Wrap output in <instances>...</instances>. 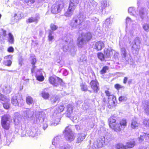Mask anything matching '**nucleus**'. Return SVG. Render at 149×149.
<instances>
[{
    "mask_svg": "<svg viewBox=\"0 0 149 149\" xmlns=\"http://www.w3.org/2000/svg\"><path fill=\"white\" fill-rule=\"evenodd\" d=\"M92 35L90 33H82L79 35L78 38L77 44L79 47H81L89 40L92 38Z\"/></svg>",
    "mask_w": 149,
    "mask_h": 149,
    "instance_id": "f257e3e1",
    "label": "nucleus"
},
{
    "mask_svg": "<svg viewBox=\"0 0 149 149\" xmlns=\"http://www.w3.org/2000/svg\"><path fill=\"white\" fill-rule=\"evenodd\" d=\"M79 0H70V2L67 11L64 14L65 16L70 17L73 15L74 10L77 6Z\"/></svg>",
    "mask_w": 149,
    "mask_h": 149,
    "instance_id": "f03ea898",
    "label": "nucleus"
},
{
    "mask_svg": "<svg viewBox=\"0 0 149 149\" xmlns=\"http://www.w3.org/2000/svg\"><path fill=\"white\" fill-rule=\"evenodd\" d=\"M66 45L63 46V50L64 52L69 51L72 54H74L75 52V47L73 43V40L70 37H68L65 40Z\"/></svg>",
    "mask_w": 149,
    "mask_h": 149,
    "instance_id": "7ed1b4c3",
    "label": "nucleus"
},
{
    "mask_svg": "<svg viewBox=\"0 0 149 149\" xmlns=\"http://www.w3.org/2000/svg\"><path fill=\"white\" fill-rule=\"evenodd\" d=\"M72 126L69 125L65 129L64 134L66 139L68 141H72L74 140L75 137L73 133L72 130Z\"/></svg>",
    "mask_w": 149,
    "mask_h": 149,
    "instance_id": "20e7f679",
    "label": "nucleus"
},
{
    "mask_svg": "<svg viewBox=\"0 0 149 149\" xmlns=\"http://www.w3.org/2000/svg\"><path fill=\"white\" fill-rule=\"evenodd\" d=\"M10 117L9 115H4L1 117V125L6 130H8L9 128L10 123L11 121Z\"/></svg>",
    "mask_w": 149,
    "mask_h": 149,
    "instance_id": "39448f33",
    "label": "nucleus"
},
{
    "mask_svg": "<svg viewBox=\"0 0 149 149\" xmlns=\"http://www.w3.org/2000/svg\"><path fill=\"white\" fill-rule=\"evenodd\" d=\"M63 3L62 1L56 2L52 7V12L54 14H56L60 12L63 8Z\"/></svg>",
    "mask_w": 149,
    "mask_h": 149,
    "instance_id": "423d86ee",
    "label": "nucleus"
},
{
    "mask_svg": "<svg viewBox=\"0 0 149 149\" xmlns=\"http://www.w3.org/2000/svg\"><path fill=\"white\" fill-rule=\"evenodd\" d=\"M121 55L123 58L130 64L133 63V61L131 58L130 54L127 53V52L125 47H122L120 49Z\"/></svg>",
    "mask_w": 149,
    "mask_h": 149,
    "instance_id": "0eeeda50",
    "label": "nucleus"
},
{
    "mask_svg": "<svg viewBox=\"0 0 149 149\" xmlns=\"http://www.w3.org/2000/svg\"><path fill=\"white\" fill-rule=\"evenodd\" d=\"M22 115L24 118L28 120H35L33 111L29 109H26L23 111Z\"/></svg>",
    "mask_w": 149,
    "mask_h": 149,
    "instance_id": "6e6552de",
    "label": "nucleus"
},
{
    "mask_svg": "<svg viewBox=\"0 0 149 149\" xmlns=\"http://www.w3.org/2000/svg\"><path fill=\"white\" fill-rule=\"evenodd\" d=\"M50 83L54 86H57L59 84L63 85L62 79L57 77H49Z\"/></svg>",
    "mask_w": 149,
    "mask_h": 149,
    "instance_id": "1a4fd4ad",
    "label": "nucleus"
},
{
    "mask_svg": "<svg viewBox=\"0 0 149 149\" xmlns=\"http://www.w3.org/2000/svg\"><path fill=\"white\" fill-rule=\"evenodd\" d=\"M63 142L60 136H57L55 137L52 140V144L56 148H60L62 146Z\"/></svg>",
    "mask_w": 149,
    "mask_h": 149,
    "instance_id": "9d476101",
    "label": "nucleus"
},
{
    "mask_svg": "<svg viewBox=\"0 0 149 149\" xmlns=\"http://www.w3.org/2000/svg\"><path fill=\"white\" fill-rule=\"evenodd\" d=\"M109 142V141L105 139V137L103 138L100 137L97 139L96 141L94 143L95 145L98 148H101L103 146V144L107 145Z\"/></svg>",
    "mask_w": 149,
    "mask_h": 149,
    "instance_id": "9b49d317",
    "label": "nucleus"
},
{
    "mask_svg": "<svg viewBox=\"0 0 149 149\" xmlns=\"http://www.w3.org/2000/svg\"><path fill=\"white\" fill-rule=\"evenodd\" d=\"M81 23L76 17H74L71 21L70 26L74 29L79 28Z\"/></svg>",
    "mask_w": 149,
    "mask_h": 149,
    "instance_id": "f8f14e48",
    "label": "nucleus"
},
{
    "mask_svg": "<svg viewBox=\"0 0 149 149\" xmlns=\"http://www.w3.org/2000/svg\"><path fill=\"white\" fill-rule=\"evenodd\" d=\"M148 13L145 8H142L139 10V16L142 21L144 18L147 17Z\"/></svg>",
    "mask_w": 149,
    "mask_h": 149,
    "instance_id": "ddd939ff",
    "label": "nucleus"
},
{
    "mask_svg": "<svg viewBox=\"0 0 149 149\" xmlns=\"http://www.w3.org/2000/svg\"><path fill=\"white\" fill-rule=\"evenodd\" d=\"M114 52H115V51L110 47L105 48L104 50V52L105 57L107 59L110 58V57L113 55Z\"/></svg>",
    "mask_w": 149,
    "mask_h": 149,
    "instance_id": "4468645a",
    "label": "nucleus"
},
{
    "mask_svg": "<svg viewBox=\"0 0 149 149\" xmlns=\"http://www.w3.org/2000/svg\"><path fill=\"white\" fill-rule=\"evenodd\" d=\"M112 23V21L111 20L110 18L106 19L103 24V26L105 28V30L106 31H108L111 29V26Z\"/></svg>",
    "mask_w": 149,
    "mask_h": 149,
    "instance_id": "2eb2a0df",
    "label": "nucleus"
},
{
    "mask_svg": "<svg viewBox=\"0 0 149 149\" xmlns=\"http://www.w3.org/2000/svg\"><path fill=\"white\" fill-rule=\"evenodd\" d=\"M97 5V3L93 0H90L87 5L86 8L88 11H90L94 9Z\"/></svg>",
    "mask_w": 149,
    "mask_h": 149,
    "instance_id": "dca6fc26",
    "label": "nucleus"
},
{
    "mask_svg": "<svg viewBox=\"0 0 149 149\" xmlns=\"http://www.w3.org/2000/svg\"><path fill=\"white\" fill-rule=\"evenodd\" d=\"M86 136V134L83 133H78L77 136L76 143H81L85 139Z\"/></svg>",
    "mask_w": 149,
    "mask_h": 149,
    "instance_id": "f3484780",
    "label": "nucleus"
},
{
    "mask_svg": "<svg viewBox=\"0 0 149 149\" xmlns=\"http://www.w3.org/2000/svg\"><path fill=\"white\" fill-rule=\"evenodd\" d=\"M140 48V41L138 38H136L132 46V49L138 52Z\"/></svg>",
    "mask_w": 149,
    "mask_h": 149,
    "instance_id": "a211bd4d",
    "label": "nucleus"
},
{
    "mask_svg": "<svg viewBox=\"0 0 149 149\" xmlns=\"http://www.w3.org/2000/svg\"><path fill=\"white\" fill-rule=\"evenodd\" d=\"M91 87L94 91L97 92L99 90V84L98 82L94 80L91 81L90 84Z\"/></svg>",
    "mask_w": 149,
    "mask_h": 149,
    "instance_id": "6ab92c4d",
    "label": "nucleus"
},
{
    "mask_svg": "<svg viewBox=\"0 0 149 149\" xmlns=\"http://www.w3.org/2000/svg\"><path fill=\"white\" fill-rule=\"evenodd\" d=\"M40 15L39 14H36L34 17H31L29 18L26 21L27 22L31 23L35 22L37 23L40 19Z\"/></svg>",
    "mask_w": 149,
    "mask_h": 149,
    "instance_id": "aec40b11",
    "label": "nucleus"
},
{
    "mask_svg": "<svg viewBox=\"0 0 149 149\" xmlns=\"http://www.w3.org/2000/svg\"><path fill=\"white\" fill-rule=\"evenodd\" d=\"M64 107L63 105H61L58 107L54 111L53 115L54 116H58L60 113L62 112L64 110Z\"/></svg>",
    "mask_w": 149,
    "mask_h": 149,
    "instance_id": "412c9836",
    "label": "nucleus"
},
{
    "mask_svg": "<svg viewBox=\"0 0 149 149\" xmlns=\"http://www.w3.org/2000/svg\"><path fill=\"white\" fill-rule=\"evenodd\" d=\"M104 46L103 42L102 41H99L96 43L95 48L98 51L100 50L103 48Z\"/></svg>",
    "mask_w": 149,
    "mask_h": 149,
    "instance_id": "4be33fe9",
    "label": "nucleus"
},
{
    "mask_svg": "<svg viewBox=\"0 0 149 149\" xmlns=\"http://www.w3.org/2000/svg\"><path fill=\"white\" fill-rule=\"evenodd\" d=\"M21 118L20 116L17 113L15 114L14 121L15 125H17L19 124L21 122Z\"/></svg>",
    "mask_w": 149,
    "mask_h": 149,
    "instance_id": "5701e85b",
    "label": "nucleus"
},
{
    "mask_svg": "<svg viewBox=\"0 0 149 149\" xmlns=\"http://www.w3.org/2000/svg\"><path fill=\"white\" fill-rule=\"evenodd\" d=\"M67 109L66 112V116L68 117H70L72 112L73 107L72 105L68 104L67 106Z\"/></svg>",
    "mask_w": 149,
    "mask_h": 149,
    "instance_id": "b1692460",
    "label": "nucleus"
},
{
    "mask_svg": "<svg viewBox=\"0 0 149 149\" xmlns=\"http://www.w3.org/2000/svg\"><path fill=\"white\" fill-rule=\"evenodd\" d=\"M19 97L17 96H13L11 99V103L15 106H19L18 100Z\"/></svg>",
    "mask_w": 149,
    "mask_h": 149,
    "instance_id": "393cba45",
    "label": "nucleus"
},
{
    "mask_svg": "<svg viewBox=\"0 0 149 149\" xmlns=\"http://www.w3.org/2000/svg\"><path fill=\"white\" fill-rule=\"evenodd\" d=\"M143 109L146 114H149V102H145L143 104Z\"/></svg>",
    "mask_w": 149,
    "mask_h": 149,
    "instance_id": "a878e982",
    "label": "nucleus"
},
{
    "mask_svg": "<svg viewBox=\"0 0 149 149\" xmlns=\"http://www.w3.org/2000/svg\"><path fill=\"white\" fill-rule=\"evenodd\" d=\"M137 26L136 24L134 23H132V25L131 26L130 29V32L131 35H133L134 33L136 31Z\"/></svg>",
    "mask_w": 149,
    "mask_h": 149,
    "instance_id": "bb28decb",
    "label": "nucleus"
},
{
    "mask_svg": "<svg viewBox=\"0 0 149 149\" xmlns=\"http://www.w3.org/2000/svg\"><path fill=\"white\" fill-rule=\"evenodd\" d=\"M139 125V123H137L135 119L132 120L131 124V127L132 129L137 128Z\"/></svg>",
    "mask_w": 149,
    "mask_h": 149,
    "instance_id": "cd10ccee",
    "label": "nucleus"
},
{
    "mask_svg": "<svg viewBox=\"0 0 149 149\" xmlns=\"http://www.w3.org/2000/svg\"><path fill=\"white\" fill-rule=\"evenodd\" d=\"M111 128L117 132H119L122 130L120 124L117 123L115 124L113 127H111Z\"/></svg>",
    "mask_w": 149,
    "mask_h": 149,
    "instance_id": "c85d7f7f",
    "label": "nucleus"
},
{
    "mask_svg": "<svg viewBox=\"0 0 149 149\" xmlns=\"http://www.w3.org/2000/svg\"><path fill=\"white\" fill-rule=\"evenodd\" d=\"M28 134L29 136L34 137L38 135V133L36 132L35 130L33 129L28 132Z\"/></svg>",
    "mask_w": 149,
    "mask_h": 149,
    "instance_id": "c756f323",
    "label": "nucleus"
},
{
    "mask_svg": "<svg viewBox=\"0 0 149 149\" xmlns=\"http://www.w3.org/2000/svg\"><path fill=\"white\" fill-rule=\"evenodd\" d=\"M101 8L100 9L101 11H102L103 9H105L106 7H107L108 4L107 2V1L104 0L102 1L101 2Z\"/></svg>",
    "mask_w": 149,
    "mask_h": 149,
    "instance_id": "7c9ffc66",
    "label": "nucleus"
},
{
    "mask_svg": "<svg viewBox=\"0 0 149 149\" xmlns=\"http://www.w3.org/2000/svg\"><path fill=\"white\" fill-rule=\"evenodd\" d=\"M122 130L124 129L127 125V121L126 120L122 119L121 120L119 123Z\"/></svg>",
    "mask_w": 149,
    "mask_h": 149,
    "instance_id": "2f4dec72",
    "label": "nucleus"
},
{
    "mask_svg": "<svg viewBox=\"0 0 149 149\" xmlns=\"http://www.w3.org/2000/svg\"><path fill=\"white\" fill-rule=\"evenodd\" d=\"M26 102L28 105H31L34 103L32 97L30 96H28L26 98Z\"/></svg>",
    "mask_w": 149,
    "mask_h": 149,
    "instance_id": "473e14b6",
    "label": "nucleus"
},
{
    "mask_svg": "<svg viewBox=\"0 0 149 149\" xmlns=\"http://www.w3.org/2000/svg\"><path fill=\"white\" fill-rule=\"evenodd\" d=\"M109 126L110 127L115 124L116 120L112 117H110L108 120Z\"/></svg>",
    "mask_w": 149,
    "mask_h": 149,
    "instance_id": "72a5a7b5",
    "label": "nucleus"
},
{
    "mask_svg": "<svg viewBox=\"0 0 149 149\" xmlns=\"http://www.w3.org/2000/svg\"><path fill=\"white\" fill-rule=\"evenodd\" d=\"M35 117L36 119H38L40 120L42 118L43 120L44 117V113L42 112H39L35 114Z\"/></svg>",
    "mask_w": 149,
    "mask_h": 149,
    "instance_id": "f704fd0d",
    "label": "nucleus"
},
{
    "mask_svg": "<svg viewBox=\"0 0 149 149\" xmlns=\"http://www.w3.org/2000/svg\"><path fill=\"white\" fill-rule=\"evenodd\" d=\"M97 56L98 58L101 61H107L108 59H107L105 57V55L101 53H99L97 54Z\"/></svg>",
    "mask_w": 149,
    "mask_h": 149,
    "instance_id": "c9c22d12",
    "label": "nucleus"
},
{
    "mask_svg": "<svg viewBox=\"0 0 149 149\" xmlns=\"http://www.w3.org/2000/svg\"><path fill=\"white\" fill-rule=\"evenodd\" d=\"M79 19V20L81 23L86 18V17L82 13H80L78 16L77 17Z\"/></svg>",
    "mask_w": 149,
    "mask_h": 149,
    "instance_id": "e433bc0d",
    "label": "nucleus"
},
{
    "mask_svg": "<svg viewBox=\"0 0 149 149\" xmlns=\"http://www.w3.org/2000/svg\"><path fill=\"white\" fill-rule=\"evenodd\" d=\"M135 145V141L133 140L130 142H127L126 145V147L128 148H132Z\"/></svg>",
    "mask_w": 149,
    "mask_h": 149,
    "instance_id": "4c0bfd02",
    "label": "nucleus"
},
{
    "mask_svg": "<svg viewBox=\"0 0 149 149\" xmlns=\"http://www.w3.org/2000/svg\"><path fill=\"white\" fill-rule=\"evenodd\" d=\"M143 29L147 32L149 31V24L148 23H145L142 25Z\"/></svg>",
    "mask_w": 149,
    "mask_h": 149,
    "instance_id": "58836bf2",
    "label": "nucleus"
},
{
    "mask_svg": "<svg viewBox=\"0 0 149 149\" xmlns=\"http://www.w3.org/2000/svg\"><path fill=\"white\" fill-rule=\"evenodd\" d=\"M3 90L6 93H8L11 92V88L9 85H7L5 86Z\"/></svg>",
    "mask_w": 149,
    "mask_h": 149,
    "instance_id": "ea45409f",
    "label": "nucleus"
},
{
    "mask_svg": "<svg viewBox=\"0 0 149 149\" xmlns=\"http://www.w3.org/2000/svg\"><path fill=\"white\" fill-rule=\"evenodd\" d=\"M128 12L130 15H134L136 13L135 8L133 7H130L128 9Z\"/></svg>",
    "mask_w": 149,
    "mask_h": 149,
    "instance_id": "a19ab883",
    "label": "nucleus"
},
{
    "mask_svg": "<svg viewBox=\"0 0 149 149\" xmlns=\"http://www.w3.org/2000/svg\"><path fill=\"white\" fill-rule=\"evenodd\" d=\"M36 61V59L35 58H33L32 60L31 63L33 65L32 68L31 69V72L32 73H33L35 72L34 69L36 68V66L34 65Z\"/></svg>",
    "mask_w": 149,
    "mask_h": 149,
    "instance_id": "79ce46f5",
    "label": "nucleus"
},
{
    "mask_svg": "<svg viewBox=\"0 0 149 149\" xmlns=\"http://www.w3.org/2000/svg\"><path fill=\"white\" fill-rule=\"evenodd\" d=\"M36 77L37 79L39 81H42L44 80V77L42 74L38 75L37 73L36 74Z\"/></svg>",
    "mask_w": 149,
    "mask_h": 149,
    "instance_id": "37998d69",
    "label": "nucleus"
},
{
    "mask_svg": "<svg viewBox=\"0 0 149 149\" xmlns=\"http://www.w3.org/2000/svg\"><path fill=\"white\" fill-rule=\"evenodd\" d=\"M86 57L85 55H83L80 57L79 59L78 60V61L80 63L82 62L84 63H86Z\"/></svg>",
    "mask_w": 149,
    "mask_h": 149,
    "instance_id": "c03bdc74",
    "label": "nucleus"
},
{
    "mask_svg": "<svg viewBox=\"0 0 149 149\" xmlns=\"http://www.w3.org/2000/svg\"><path fill=\"white\" fill-rule=\"evenodd\" d=\"M116 148L117 149H126V146L122 143H118L116 145Z\"/></svg>",
    "mask_w": 149,
    "mask_h": 149,
    "instance_id": "a18cd8bd",
    "label": "nucleus"
},
{
    "mask_svg": "<svg viewBox=\"0 0 149 149\" xmlns=\"http://www.w3.org/2000/svg\"><path fill=\"white\" fill-rule=\"evenodd\" d=\"M8 36L9 42L11 44H13L14 41V38L13 35L11 33H9L8 34Z\"/></svg>",
    "mask_w": 149,
    "mask_h": 149,
    "instance_id": "49530a36",
    "label": "nucleus"
},
{
    "mask_svg": "<svg viewBox=\"0 0 149 149\" xmlns=\"http://www.w3.org/2000/svg\"><path fill=\"white\" fill-rule=\"evenodd\" d=\"M19 106V107L23 106L24 104V101L23 100L22 97H19V98L18 100Z\"/></svg>",
    "mask_w": 149,
    "mask_h": 149,
    "instance_id": "de8ad7c7",
    "label": "nucleus"
},
{
    "mask_svg": "<svg viewBox=\"0 0 149 149\" xmlns=\"http://www.w3.org/2000/svg\"><path fill=\"white\" fill-rule=\"evenodd\" d=\"M42 96L44 99H47L49 97V95L47 92L43 91L42 93Z\"/></svg>",
    "mask_w": 149,
    "mask_h": 149,
    "instance_id": "09e8293b",
    "label": "nucleus"
},
{
    "mask_svg": "<svg viewBox=\"0 0 149 149\" xmlns=\"http://www.w3.org/2000/svg\"><path fill=\"white\" fill-rule=\"evenodd\" d=\"M54 32L53 31L50 30L49 33L48 39L49 41L52 40L54 38V36L52 35V34Z\"/></svg>",
    "mask_w": 149,
    "mask_h": 149,
    "instance_id": "8fccbe9b",
    "label": "nucleus"
},
{
    "mask_svg": "<svg viewBox=\"0 0 149 149\" xmlns=\"http://www.w3.org/2000/svg\"><path fill=\"white\" fill-rule=\"evenodd\" d=\"M12 63V62L10 60L5 61L3 63V64L5 65L8 66H10Z\"/></svg>",
    "mask_w": 149,
    "mask_h": 149,
    "instance_id": "3c124183",
    "label": "nucleus"
},
{
    "mask_svg": "<svg viewBox=\"0 0 149 149\" xmlns=\"http://www.w3.org/2000/svg\"><path fill=\"white\" fill-rule=\"evenodd\" d=\"M9 101V100L8 101H4L5 102H2L3 105V107L4 108L6 109H8L9 107V104L8 103Z\"/></svg>",
    "mask_w": 149,
    "mask_h": 149,
    "instance_id": "603ef678",
    "label": "nucleus"
},
{
    "mask_svg": "<svg viewBox=\"0 0 149 149\" xmlns=\"http://www.w3.org/2000/svg\"><path fill=\"white\" fill-rule=\"evenodd\" d=\"M108 99L109 100V102L111 100L113 103H115L114 102L116 100V97L114 96L113 95H111L108 97Z\"/></svg>",
    "mask_w": 149,
    "mask_h": 149,
    "instance_id": "864d4df0",
    "label": "nucleus"
},
{
    "mask_svg": "<svg viewBox=\"0 0 149 149\" xmlns=\"http://www.w3.org/2000/svg\"><path fill=\"white\" fill-rule=\"evenodd\" d=\"M58 99V97L57 96H53L51 99V102L53 103L55 102Z\"/></svg>",
    "mask_w": 149,
    "mask_h": 149,
    "instance_id": "5fc2aeb1",
    "label": "nucleus"
},
{
    "mask_svg": "<svg viewBox=\"0 0 149 149\" xmlns=\"http://www.w3.org/2000/svg\"><path fill=\"white\" fill-rule=\"evenodd\" d=\"M0 100L3 101H8V99L6 98L5 97L0 93Z\"/></svg>",
    "mask_w": 149,
    "mask_h": 149,
    "instance_id": "6e6d98bb",
    "label": "nucleus"
},
{
    "mask_svg": "<svg viewBox=\"0 0 149 149\" xmlns=\"http://www.w3.org/2000/svg\"><path fill=\"white\" fill-rule=\"evenodd\" d=\"M143 124L147 127H149V119H146L143 122Z\"/></svg>",
    "mask_w": 149,
    "mask_h": 149,
    "instance_id": "4d7b16f0",
    "label": "nucleus"
},
{
    "mask_svg": "<svg viewBox=\"0 0 149 149\" xmlns=\"http://www.w3.org/2000/svg\"><path fill=\"white\" fill-rule=\"evenodd\" d=\"M146 136V134L144 133L143 135H140L139 138V142H141L143 141L144 139Z\"/></svg>",
    "mask_w": 149,
    "mask_h": 149,
    "instance_id": "13d9d810",
    "label": "nucleus"
},
{
    "mask_svg": "<svg viewBox=\"0 0 149 149\" xmlns=\"http://www.w3.org/2000/svg\"><path fill=\"white\" fill-rule=\"evenodd\" d=\"M108 70V67L107 66H105L100 71V73L102 74H104L106 72L107 70Z\"/></svg>",
    "mask_w": 149,
    "mask_h": 149,
    "instance_id": "bf43d9fd",
    "label": "nucleus"
},
{
    "mask_svg": "<svg viewBox=\"0 0 149 149\" xmlns=\"http://www.w3.org/2000/svg\"><path fill=\"white\" fill-rule=\"evenodd\" d=\"M81 87L82 90L84 91H87V86L85 84H81Z\"/></svg>",
    "mask_w": 149,
    "mask_h": 149,
    "instance_id": "052dcab7",
    "label": "nucleus"
},
{
    "mask_svg": "<svg viewBox=\"0 0 149 149\" xmlns=\"http://www.w3.org/2000/svg\"><path fill=\"white\" fill-rule=\"evenodd\" d=\"M126 22L127 24L128 23H133L135 22V21L132 20L131 18L129 17H127L126 19Z\"/></svg>",
    "mask_w": 149,
    "mask_h": 149,
    "instance_id": "680f3d73",
    "label": "nucleus"
},
{
    "mask_svg": "<svg viewBox=\"0 0 149 149\" xmlns=\"http://www.w3.org/2000/svg\"><path fill=\"white\" fill-rule=\"evenodd\" d=\"M127 97L125 96H122L119 98V100L120 101H125L127 100Z\"/></svg>",
    "mask_w": 149,
    "mask_h": 149,
    "instance_id": "e2e57ef3",
    "label": "nucleus"
},
{
    "mask_svg": "<svg viewBox=\"0 0 149 149\" xmlns=\"http://www.w3.org/2000/svg\"><path fill=\"white\" fill-rule=\"evenodd\" d=\"M50 27L51 29L53 31L56 30L58 28V27L57 26L52 24H51Z\"/></svg>",
    "mask_w": 149,
    "mask_h": 149,
    "instance_id": "0e129e2a",
    "label": "nucleus"
},
{
    "mask_svg": "<svg viewBox=\"0 0 149 149\" xmlns=\"http://www.w3.org/2000/svg\"><path fill=\"white\" fill-rule=\"evenodd\" d=\"M57 121L56 122L52 123L51 124V125L52 126H56L59 124V122L60 121V119L59 118L57 119Z\"/></svg>",
    "mask_w": 149,
    "mask_h": 149,
    "instance_id": "69168bd1",
    "label": "nucleus"
},
{
    "mask_svg": "<svg viewBox=\"0 0 149 149\" xmlns=\"http://www.w3.org/2000/svg\"><path fill=\"white\" fill-rule=\"evenodd\" d=\"M114 87L117 90H119L120 88H122L124 87L123 86H122L118 84H115L114 86Z\"/></svg>",
    "mask_w": 149,
    "mask_h": 149,
    "instance_id": "338daca9",
    "label": "nucleus"
},
{
    "mask_svg": "<svg viewBox=\"0 0 149 149\" xmlns=\"http://www.w3.org/2000/svg\"><path fill=\"white\" fill-rule=\"evenodd\" d=\"M92 22H94L95 23H96L98 22L99 19L97 18L94 17L92 18Z\"/></svg>",
    "mask_w": 149,
    "mask_h": 149,
    "instance_id": "774afa93",
    "label": "nucleus"
}]
</instances>
